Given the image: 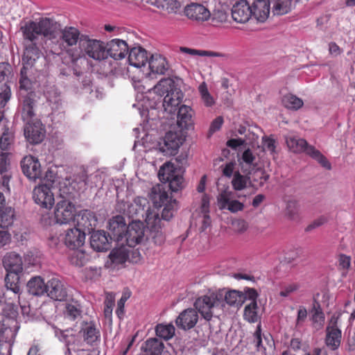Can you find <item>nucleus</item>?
<instances>
[{"mask_svg": "<svg viewBox=\"0 0 355 355\" xmlns=\"http://www.w3.org/2000/svg\"><path fill=\"white\" fill-rule=\"evenodd\" d=\"M154 91L160 96L166 93L163 100V107L164 110L170 114H173L177 110L184 96L182 92L173 85L172 87L171 81L168 80H160L154 87Z\"/></svg>", "mask_w": 355, "mask_h": 355, "instance_id": "3", "label": "nucleus"}, {"mask_svg": "<svg viewBox=\"0 0 355 355\" xmlns=\"http://www.w3.org/2000/svg\"><path fill=\"white\" fill-rule=\"evenodd\" d=\"M232 193L225 190L223 191L217 197L218 207L220 209H227L232 213H236L243 211L244 209L243 203L238 200L232 199Z\"/></svg>", "mask_w": 355, "mask_h": 355, "instance_id": "19", "label": "nucleus"}, {"mask_svg": "<svg viewBox=\"0 0 355 355\" xmlns=\"http://www.w3.org/2000/svg\"><path fill=\"white\" fill-rule=\"evenodd\" d=\"M157 6L169 14H176L181 8V3L179 0H157Z\"/></svg>", "mask_w": 355, "mask_h": 355, "instance_id": "40", "label": "nucleus"}, {"mask_svg": "<svg viewBox=\"0 0 355 355\" xmlns=\"http://www.w3.org/2000/svg\"><path fill=\"white\" fill-rule=\"evenodd\" d=\"M108 239V235L103 230L94 231L90 238L91 247L96 251L103 252L108 250L111 247V243Z\"/></svg>", "mask_w": 355, "mask_h": 355, "instance_id": "28", "label": "nucleus"}, {"mask_svg": "<svg viewBox=\"0 0 355 355\" xmlns=\"http://www.w3.org/2000/svg\"><path fill=\"white\" fill-rule=\"evenodd\" d=\"M222 303L217 294L211 293L197 298L194 302V306L201 316L206 320L212 319L214 309Z\"/></svg>", "mask_w": 355, "mask_h": 355, "instance_id": "9", "label": "nucleus"}, {"mask_svg": "<svg viewBox=\"0 0 355 355\" xmlns=\"http://www.w3.org/2000/svg\"><path fill=\"white\" fill-rule=\"evenodd\" d=\"M257 302H250L244 309L243 318L249 322L254 323L258 320Z\"/></svg>", "mask_w": 355, "mask_h": 355, "instance_id": "45", "label": "nucleus"}, {"mask_svg": "<svg viewBox=\"0 0 355 355\" xmlns=\"http://www.w3.org/2000/svg\"><path fill=\"white\" fill-rule=\"evenodd\" d=\"M83 35L78 28L73 26H66L60 31V48L69 55L73 63H75L80 58V53L79 51L73 49L72 47L76 46L78 42L81 47Z\"/></svg>", "mask_w": 355, "mask_h": 355, "instance_id": "6", "label": "nucleus"}, {"mask_svg": "<svg viewBox=\"0 0 355 355\" xmlns=\"http://www.w3.org/2000/svg\"><path fill=\"white\" fill-rule=\"evenodd\" d=\"M148 60V53L144 48L138 46L130 50L128 62L130 65L139 68L144 66Z\"/></svg>", "mask_w": 355, "mask_h": 355, "instance_id": "29", "label": "nucleus"}, {"mask_svg": "<svg viewBox=\"0 0 355 355\" xmlns=\"http://www.w3.org/2000/svg\"><path fill=\"white\" fill-rule=\"evenodd\" d=\"M286 142L289 150L295 153L305 152L324 168L331 169V164L327 159L314 146H309L304 139L295 136H289L286 139Z\"/></svg>", "mask_w": 355, "mask_h": 355, "instance_id": "5", "label": "nucleus"}, {"mask_svg": "<svg viewBox=\"0 0 355 355\" xmlns=\"http://www.w3.org/2000/svg\"><path fill=\"white\" fill-rule=\"evenodd\" d=\"M272 12L275 15H283L291 10L292 0H271Z\"/></svg>", "mask_w": 355, "mask_h": 355, "instance_id": "38", "label": "nucleus"}, {"mask_svg": "<svg viewBox=\"0 0 355 355\" xmlns=\"http://www.w3.org/2000/svg\"><path fill=\"white\" fill-rule=\"evenodd\" d=\"M198 92L200 95L201 100L206 107L213 106L216 101L214 98L209 93L207 85L205 82H202L198 87Z\"/></svg>", "mask_w": 355, "mask_h": 355, "instance_id": "46", "label": "nucleus"}, {"mask_svg": "<svg viewBox=\"0 0 355 355\" xmlns=\"http://www.w3.org/2000/svg\"><path fill=\"white\" fill-rule=\"evenodd\" d=\"M44 135L45 130L40 121L26 123L24 127V136L29 143L40 144L43 141Z\"/></svg>", "mask_w": 355, "mask_h": 355, "instance_id": "17", "label": "nucleus"}, {"mask_svg": "<svg viewBox=\"0 0 355 355\" xmlns=\"http://www.w3.org/2000/svg\"><path fill=\"white\" fill-rule=\"evenodd\" d=\"M14 141V135L8 128H5L0 138V148L2 150H8Z\"/></svg>", "mask_w": 355, "mask_h": 355, "instance_id": "49", "label": "nucleus"}, {"mask_svg": "<svg viewBox=\"0 0 355 355\" xmlns=\"http://www.w3.org/2000/svg\"><path fill=\"white\" fill-rule=\"evenodd\" d=\"M186 16L190 19L197 21H205L209 19V10L200 3H191L184 8Z\"/></svg>", "mask_w": 355, "mask_h": 355, "instance_id": "22", "label": "nucleus"}, {"mask_svg": "<svg viewBox=\"0 0 355 355\" xmlns=\"http://www.w3.org/2000/svg\"><path fill=\"white\" fill-rule=\"evenodd\" d=\"M144 229V225L140 220H133L128 225L125 233V240L129 247L134 248L143 241Z\"/></svg>", "mask_w": 355, "mask_h": 355, "instance_id": "13", "label": "nucleus"}, {"mask_svg": "<svg viewBox=\"0 0 355 355\" xmlns=\"http://www.w3.org/2000/svg\"><path fill=\"white\" fill-rule=\"evenodd\" d=\"M252 16L258 21L264 22L268 17L270 10V0H254L250 6Z\"/></svg>", "mask_w": 355, "mask_h": 355, "instance_id": "26", "label": "nucleus"}, {"mask_svg": "<svg viewBox=\"0 0 355 355\" xmlns=\"http://www.w3.org/2000/svg\"><path fill=\"white\" fill-rule=\"evenodd\" d=\"M27 67H22L20 71L19 78V88L21 90L24 89L26 92L31 90L32 88V82L27 76Z\"/></svg>", "mask_w": 355, "mask_h": 355, "instance_id": "52", "label": "nucleus"}, {"mask_svg": "<svg viewBox=\"0 0 355 355\" xmlns=\"http://www.w3.org/2000/svg\"><path fill=\"white\" fill-rule=\"evenodd\" d=\"M254 343L257 348V350H260L261 348H265L262 345V338H261V325L259 324L254 333Z\"/></svg>", "mask_w": 355, "mask_h": 355, "instance_id": "61", "label": "nucleus"}, {"mask_svg": "<svg viewBox=\"0 0 355 355\" xmlns=\"http://www.w3.org/2000/svg\"><path fill=\"white\" fill-rule=\"evenodd\" d=\"M110 259L112 263L122 264L128 259V253L124 248L114 249L110 254Z\"/></svg>", "mask_w": 355, "mask_h": 355, "instance_id": "47", "label": "nucleus"}, {"mask_svg": "<svg viewBox=\"0 0 355 355\" xmlns=\"http://www.w3.org/2000/svg\"><path fill=\"white\" fill-rule=\"evenodd\" d=\"M308 312L306 309V307L303 306H300L298 311H297V318L295 321V327H300L302 326L304 322H305L306 319L307 318Z\"/></svg>", "mask_w": 355, "mask_h": 355, "instance_id": "57", "label": "nucleus"}, {"mask_svg": "<svg viewBox=\"0 0 355 355\" xmlns=\"http://www.w3.org/2000/svg\"><path fill=\"white\" fill-rule=\"evenodd\" d=\"M158 178L161 182H168L172 191L176 192L182 188L183 177L179 174L174 164L171 162H166L160 167Z\"/></svg>", "mask_w": 355, "mask_h": 355, "instance_id": "8", "label": "nucleus"}, {"mask_svg": "<svg viewBox=\"0 0 355 355\" xmlns=\"http://www.w3.org/2000/svg\"><path fill=\"white\" fill-rule=\"evenodd\" d=\"M311 321L313 327L316 330L320 329L324 324V315L320 308V306H314L312 311Z\"/></svg>", "mask_w": 355, "mask_h": 355, "instance_id": "44", "label": "nucleus"}, {"mask_svg": "<svg viewBox=\"0 0 355 355\" xmlns=\"http://www.w3.org/2000/svg\"><path fill=\"white\" fill-rule=\"evenodd\" d=\"M248 178L242 175L239 171L234 173L232 185L234 190L241 191L246 187Z\"/></svg>", "mask_w": 355, "mask_h": 355, "instance_id": "51", "label": "nucleus"}, {"mask_svg": "<svg viewBox=\"0 0 355 355\" xmlns=\"http://www.w3.org/2000/svg\"><path fill=\"white\" fill-rule=\"evenodd\" d=\"M282 103L285 107L297 110L303 106V101L295 95L288 94L284 96Z\"/></svg>", "mask_w": 355, "mask_h": 355, "instance_id": "41", "label": "nucleus"}, {"mask_svg": "<svg viewBox=\"0 0 355 355\" xmlns=\"http://www.w3.org/2000/svg\"><path fill=\"white\" fill-rule=\"evenodd\" d=\"M15 211L11 207H5L0 211V227L6 228L10 226L14 221Z\"/></svg>", "mask_w": 355, "mask_h": 355, "instance_id": "43", "label": "nucleus"}, {"mask_svg": "<svg viewBox=\"0 0 355 355\" xmlns=\"http://www.w3.org/2000/svg\"><path fill=\"white\" fill-rule=\"evenodd\" d=\"M193 111L191 107L181 105L178 112V125L182 129L189 130L193 125Z\"/></svg>", "mask_w": 355, "mask_h": 355, "instance_id": "30", "label": "nucleus"}, {"mask_svg": "<svg viewBox=\"0 0 355 355\" xmlns=\"http://www.w3.org/2000/svg\"><path fill=\"white\" fill-rule=\"evenodd\" d=\"M155 332L158 337L167 340L174 336L175 327L171 324H158L155 327Z\"/></svg>", "mask_w": 355, "mask_h": 355, "instance_id": "42", "label": "nucleus"}, {"mask_svg": "<svg viewBox=\"0 0 355 355\" xmlns=\"http://www.w3.org/2000/svg\"><path fill=\"white\" fill-rule=\"evenodd\" d=\"M86 261L85 254L80 251H75L70 257L71 264L81 267L85 265Z\"/></svg>", "mask_w": 355, "mask_h": 355, "instance_id": "55", "label": "nucleus"}, {"mask_svg": "<svg viewBox=\"0 0 355 355\" xmlns=\"http://www.w3.org/2000/svg\"><path fill=\"white\" fill-rule=\"evenodd\" d=\"M19 329L17 320L0 319V354H8Z\"/></svg>", "mask_w": 355, "mask_h": 355, "instance_id": "7", "label": "nucleus"}, {"mask_svg": "<svg viewBox=\"0 0 355 355\" xmlns=\"http://www.w3.org/2000/svg\"><path fill=\"white\" fill-rule=\"evenodd\" d=\"M234 231L242 233L248 229V223L243 219H237L232 222Z\"/></svg>", "mask_w": 355, "mask_h": 355, "instance_id": "63", "label": "nucleus"}, {"mask_svg": "<svg viewBox=\"0 0 355 355\" xmlns=\"http://www.w3.org/2000/svg\"><path fill=\"white\" fill-rule=\"evenodd\" d=\"M151 73L164 75L168 69V64L164 57L159 54H153L148 60Z\"/></svg>", "mask_w": 355, "mask_h": 355, "instance_id": "31", "label": "nucleus"}, {"mask_svg": "<svg viewBox=\"0 0 355 355\" xmlns=\"http://www.w3.org/2000/svg\"><path fill=\"white\" fill-rule=\"evenodd\" d=\"M35 93L33 92H28L26 96H23L21 101V119L26 123L34 121L33 118L35 116Z\"/></svg>", "mask_w": 355, "mask_h": 355, "instance_id": "20", "label": "nucleus"}, {"mask_svg": "<svg viewBox=\"0 0 355 355\" xmlns=\"http://www.w3.org/2000/svg\"><path fill=\"white\" fill-rule=\"evenodd\" d=\"M85 239V232L75 227L67 231L64 237V244L69 249L75 250L84 244Z\"/></svg>", "mask_w": 355, "mask_h": 355, "instance_id": "27", "label": "nucleus"}, {"mask_svg": "<svg viewBox=\"0 0 355 355\" xmlns=\"http://www.w3.org/2000/svg\"><path fill=\"white\" fill-rule=\"evenodd\" d=\"M225 302L231 306L239 307L245 302L244 293L236 290H230L225 293Z\"/></svg>", "mask_w": 355, "mask_h": 355, "instance_id": "35", "label": "nucleus"}, {"mask_svg": "<svg viewBox=\"0 0 355 355\" xmlns=\"http://www.w3.org/2000/svg\"><path fill=\"white\" fill-rule=\"evenodd\" d=\"M300 214V205L296 200L292 199L287 202L286 214L291 220L298 218Z\"/></svg>", "mask_w": 355, "mask_h": 355, "instance_id": "50", "label": "nucleus"}, {"mask_svg": "<svg viewBox=\"0 0 355 355\" xmlns=\"http://www.w3.org/2000/svg\"><path fill=\"white\" fill-rule=\"evenodd\" d=\"M11 91L10 87L4 83L0 86V109L3 108L10 100Z\"/></svg>", "mask_w": 355, "mask_h": 355, "instance_id": "54", "label": "nucleus"}, {"mask_svg": "<svg viewBox=\"0 0 355 355\" xmlns=\"http://www.w3.org/2000/svg\"><path fill=\"white\" fill-rule=\"evenodd\" d=\"M233 19L238 23H245L252 16L250 6L246 0H241L234 4L232 9Z\"/></svg>", "mask_w": 355, "mask_h": 355, "instance_id": "24", "label": "nucleus"}, {"mask_svg": "<svg viewBox=\"0 0 355 355\" xmlns=\"http://www.w3.org/2000/svg\"><path fill=\"white\" fill-rule=\"evenodd\" d=\"M127 214L135 220H140L149 211L148 200L144 197H136L127 208Z\"/></svg>", "mask_w": 355, "mask_h": 355, "instance_id": "18", "label": "nucleus"}, {"mask_svg": "<svg viewBox=\"0 0 355 355\" xmlns=\"http://www.w3.org/2000/svg\"><path fill=\"white\" fill-rule=\"evenodd\" d=\"M99 336V331L97 330L96 328L92 324L87 325L85 327V328L83 329L84 340L88 344L94 343L97 340Z\"/></svg>", "mask_w": 355, "mask_h": 355, "instance_id": "48", "label": "nucleus"}, {"mask_svg": "<svg viewBox=\"0 0 355 355\" xmlns=\"http://www.w3.org/2000/svg\"><path fill=\"white\" fill-rule=\"evenodd\" d=\"M54 214L56 223L67 224L71 221L73 222L76 216V208L71 202L62 200L57 203Z\"/></svg>", "mask_w": 355, "mask_h": 355, "instance_id": "11", "label": "nucleus"}, {"mask_svg": "<svg viewBox=\"0 0 355 355\" xmlns=\"http://www.w3.org/2000/svg\"><path fill=\"white\" fill-rule=\"evenodd\" d=\"M299 288L300 284L298 283L288 284L282 288L279 292V295L284 297H288L291 293L297 291Z\"/></svg>", "mask_w": 355, "mask_h": 355, "instance_id": "56", "label": "nucleus"}, {"mask_svg": "<svg viewBox=\"0 0 355 355\" xmlns=\"http://www.w3.org/2000/svg\"><path fill=\"white\" fill-rule=\"evenodd\" d=\"M9 165L8 153H1L0 154V173H3L7 171Z\"/></svg>", "mask_w": 355, "mask_h": 355, "instance_id": "64", "label": "nucleus"}, {"mask_svg": "<svg viewBox=\"0 0 355 355\" xmlns=\"http://www.w3.org/2000/svg\"><path fill=\"white\" fill-rule=\"evenodd\" d=\"M44 180L48 182L47 185L51 186L55 184L58 180L56 168H49L45 173Z\"/></svg>", "mask_w": 355, "mask_h": 355, "instance_id": "58", "label": "nucleus"}, {"mask_svg": "<svg viewBox=\"0 0 355 355\" xmlns=\"http://www.w3.org/2000/svg\"><path fill=\"white\" fill-rule=\"evenodd\" d=\"M66 315L71 320H75L80 315V311L75 305L67 304L66 306Z\"/></svg>", "mask_w": 355, "mask_h": 355, "instance_id": "62", "label": "nucleus"}, {"mask_svg": "<svg viewBox=\"0 0 355 355\" xmlns=\"http://www.w3.org/2000/svg\"><path fill=\"white\" fill-rule=\"evenodd\" d=\"M23 173L33 181L41 180L42 177L41 165L37 159L33 156H26L21 162Z\"/></svg>", "mask_w": 355, "mask_h": 355, "instance_id": "15", "label": "nucleus"}, {"mask_svg": "<svg viewBox=\"0 0 355 355\" xmlns=\"http://www.w3.org/2000/svg\"><path fill=\"white\" fill-rule=\"evenodd\" d=\"M107 56L114 60H121L125 57L128 51V46L125 41L120 39H113L106 44Z\"/></svg>", "mask_w": 355, "mask_h": 355, "instance_id": "23", "label": "nucleus"}, {"mask_svg": "<svg viewBox=\"0 0 355 355\" xmlns=\"http://www.w3.org/2000/svg\"><path fill=\"white\" fill-rule=\"evenodd\" d=\"M1 314L0 315V319L7 321L8 320H17L18 315L17 306L12 302H4L1 305Z\"/></svg>", "mask_w": 355, "mask_h": 355, "instance_id": "36", "label": "nucleus"}, {"mask_svg": "<svg viewBox=\"0 0 355 355\" xmlns=\"http://www.w3.org/2000/svg\"><path fill=\"white\" fill-rule=\"evenodd\" d=\"M27 288L29 293L33 295L41 296L46 293V284L40 277L31 278L27 284Z\"/></svg>", "mask_w": 355, "mask_h": 355, "instance_id": "32", "label": "nucleus"}, {"mask_svg": "<svg viewBox=\"0 0 355 355\" xmlns=\"http://www.w3.org/2000/svg\"><path fill=\"white\" fill-rule=\"evenodd\" d=\"M145 216L147 227L150 232L159 234L162 229V219L159 214L148 211Z\"/></svg>", "mask_w": 355, "mask_h": 355, "instance_id": "37", "label": "nucleus"}, {"mask_svg": "<svg viewBox=\"0 0 355 355\" xmlns=\"http://www.w3.org/2000/svg\"><path fill=\"white\" fill-rule=\"evenodd\" d=\"M53 21L49 18H42L39 21H28L21 27L24 51L22 57L23 67H32L41 56L40 36L47 37L53 33Z\"/></svg>", "mask_w": 355, "mask_h": 355, "instance_id": "1", "label": "nucleus"}, {"mask_svg": "<svg viewBox=\"0 0 355 355\" xmlns=\"http://www.w3.org/2000/svg\"><path fill=\"white\" fill-rule=\"evenodd\" d=\"M164 347V343L155 338L148 339L143 346L146 355H161Z\"/></svg>", "mask_w": 355, "mask_h": 355, "instance_id": "34", "label": "nucleus"}, {"mask_svg": "<svg viewBox=\"0 0 355 355\" xmlns=\"http://www.w3.org/2000/svg\"><path fill=\"white\" fill-rule=\"evenodd\" d=\"M81 48L87 56L94 60H102L107 58L105 43L100 40L90 39L87 35H83Z\"/></svg>", "mask_w": 355, "mask_h": 355, "instance_id": "10", "label": "nucleus"}, {"mask_svg": "<svg viewBox=\"0 0 355 355\" xmlns=\"http://www.w3.org/2000/svg\"><path fill=\"white\" fill-rule=\"evenodd\" d=\"M150 197L156 207H164L162 218L168 221L178 209V201L173 199L172 196H169L161 184H157L152 188Z\"/></svg>", "mask_w": 355, "mask_h": 355, "instance_id": "4", "label": "nucleus"}, {"mask_svg": "<svg viewBox=\"0 0 355 355\" xmlns=\"http://www.w3.org/2000/svg\"><path fill=\"white\" fill-rule=\"evenodd\" d=\"M46 294L52 300L55 301H65L68 293L62 281L58 277H52L46 283Z\"/></svg>", "mask_w": 355, "mask_h": 355, "instance_id": "16", "label": "nucleus"}, {"mask_svg": "<svg viewBox=\"0 0 355 355\" xmlns=\"http://www.w3.org/2000/svg\"><path fill=\"white\" fill-rule=\"evenodd\" d=\"M75 227L80 229L86 233H91L95 228L97 223V218L95 214L89 210L81 211L76 214L73 220Z\"/></svg>", "mask_w": 355, "mask_h": 355, "instance_id": "14", "label": "nucleus"}, {"mask_svg": "<svg viewBox=\"0 0 355 355\" xmlns=\"http://www.w3.org/2000/svg\"><path fill=\"white\" fill-rule=\"evenodd\" d=\"M269 177L263 168H258L250 173L248 180L252 187L257 188L262 187L268 181Z\"/></svg>", "mask_w": 355, "mask_h": 355, "instance_id": "33", "label": "nucleus"}, {"mask_svg": "<svg viewBox=\"0 0 355 355\" xmlns=\"http://www.w3.org/2000/svg\"><path fill=\"white\" fill-rule=\"evenodd\" d=\"M324 343L331 350L338 349L341 343L342 331L336 324L329 325L326 328Z\"/></svg>", "mask_w": 355, "mask_h": 355, "instance_id": "25", "label": "nucleus"}, {"mask_svg": "<svg viewBox=\"0 0 355 355\" xmlns=\"http://www.w3.org/2000/svg\"><path fill=\"white\" fill-rule=\"evenodd\" d=\"M130 295L126 293H123L121 299L117 302V308L116 310V314L119 319H122L124 315V307L125 303L129 298Z\"/></svg>", "mask_w": 355, "mask_h": 355, "instance_id": "59", "label": "nucleus"}, {"mask_svg": "<svg viewBox=\"0 0 355 355\" xmlns=\"http://www.w3.org/2000/svg\"><path fill=\"white\" fill-rule=\"evenodd\" d=\"M3 266L8 272L5 278L6 286L15 295L19 291L18 282L19 273L23 270V262L21 256L15 252L7 253L3 259Z\"/></svg>", "mask_w": 355, "mask_h": 355, "instance_id": "2", "label": "nucleus"}, {"mask_svg": "<svg viewBox=\"0 0 355 355\" xmlns=\"http://www.w3.org/2000/svg\"><path fill=\"white\" fill-rule=\"evenodd\" d=\"M329 220V216L326 215H322L315 219L310 225L307 226L306 228V231H311V230L318 227L325 223H327Z\"/></svg>", "mask_w": 355, "mask_h": 355, "instance_id": "60", "label": "nucleus"}, {"mask_svg": "<svg viewBox=\"0 0 355 355\" xmlns=\"http://www.w3.org/2000/svg\"><path fill=\"white\" fill-rule=\"evenodd\" d=\"M262 147L263 150L269 152L272 156L276 154V141L272 137L262 138Z\"/></svg>", "mask_w": 355, "mask_h": 355, "instance_id": "53", "label": "nucleus"}, {"mask_svg": "<svg viewBox=\"0 0 355 355\" xmlns=\"http://www.w3.org/2000/svg\"><path fill=\"white\" fill-rule=\"evenodd\" d=\"M193 309H187L180 313L175 320L178 328L189 330L192 329L196 324L198 320V314Z\"/></svg>", "mask_w": 355, "mask_h": 355, "instance_id": "21", "label": "nucleus"}, {"mask_svg": "<svg viewBox=\"0 0 355 355\" xmlns=\"http://www.w3.org/2000/svg\"><path fill=\"white\" fill-rule=\"evenodd\" d=\"M33 198L36 204L47 209H51L55 202L54 195L51 187L47 184L35 187L33 192Z\"/></svg>", "mask_w": 355, "mask_h": 355, "instance_id": "12", "label": "nucleus"}, {"mask_svg": "<svg viewBox=\"0 0 355 355\" xmlns=\"http://www.w3.org/2000/svg\"><path fill=\"white\" fill-rule=\"evenodd\" d=\"M164 146L166 149L163 151L168 150L170 154H175L180 147L179 139L177 135L173 132H167L164 137Z\"/></svg>", "mask_w": 355, "mask_h": 355, "instance_id": "39", "label": "nucleus"}]
</instances>
